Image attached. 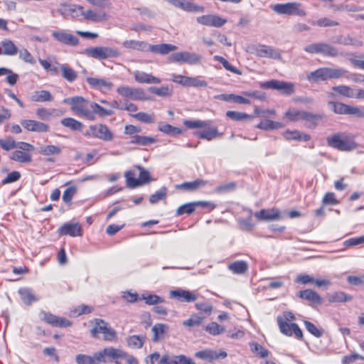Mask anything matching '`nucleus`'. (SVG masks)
I'll return each mask as SVG.
<instances>
[{"instance_id":"nucleus-43","label":"nucleus","mask_w":364,"mask_h":364,"mask_svg":"<svg viewBox=\"0 0 364 364\" xmlns=\"http://www.w3.org/2000/svg\"><path fill=\"white\" fill-rule=\"evenodd\" d=\"M304 121L306 122V126L309 128H315L317 126L318 121L323 118V115L320 114H314L311 112H306L303 116Z\"/></svg>"},{"instance_id":"nucleus-30","label":"nucleus","mask_w":364,"mask_h":364,"mask_svg":"<svg viewBox=\"0 0 364 364\" xmlns=\"http://www.w3.org/2000/svg\"><path fill=\"white\" fill-rule=\"evenodd\" d=\"M208 183V181L201 178H197L193 181L184 182L176 186L177 190L193 192L206 186Z\"/></svg>"},{"instance_id":"nucleus-36","label":"nucleus","mask_w":364,"mask_h":364,"mask_svg":"<svg viewBox=\"0 0 364 364\" xmlns=\"http://www.w3.org/2000/svg\"><path fill=\"white\" fill-rule=\"evenodd\" d=\"M228 268L233 274H242L247 271L248 264L244 260H237L229 264Z\"/></svg>"},{"instance_id":"nucleus-15","label":"nucleus","mask_w":364,"mask_h":364,"mask_svg":"<svg viewBox=\"0 0 364 364\" xmlns=\"http://www.w3.org/2000/svg\"><path fill=\"white\" fill-rule=\"evenodd\" d=\"M171 80L184 87H205L206 81L200 80L198 77H188L182 75L172 74Z\"/></svg>"},{"instance_id":"nucleus-11","label":"nucleus","mask_w":364,"mask_h":364,"mask_svg":"<svg viewBox=\"0 0 364 364\" xmlns=\"http://www.w3.org/2000/svg\"><path fill=\"white\" fill-rule=\"evenodd\" d=\"M332 111L337 114L353 115L357 117H364V107H353L339 102H328Z\"/></svg>"},{"instance_id":"nucleus-9","label":"nucleus","mask_w":364,"mask_h":364,"mask_svg":"<svg viewBox=\"0 0 364 364\" xmlns=\"http://www.w3.org/2000/svg\"><path fill=\"white\" fill-rule=\"evenodd\" d=\"M272 9L278 14L297 16L304 17L306 11L299 2H288L286 4H277L272 6Z\"/></svg>"},{"instance_id":"nucleus-50","label":"nucleus","mask_w":364,"mask_h":364,"mask_svg":"<svg viewBox=\"0 0 364 364\" xmlns=\"http://www.w3.org/2000/svg\"><path fill=\"white\" fill-rule=\"evenodd\" d=\"M92 109L93 110V120L95 119V115L105 117L111 116L114 113L112 109H105L96 102L92 103Z\"/></svg>"},{"instance_id":"nucleus-14","label":"nucleus","mask_w":364,"mask_h":364,"mask_svg":"<svg viewBox=\"0 0 364 364\" xmlns=\"http://www.w3.org/2000/svg\"><path fill=\"white\" fill-rule=\"evenodd\" d=\"M125 351L117 349L112 347L105 348L102 350L96 352L93 357L95 359V364L107 362V358L110 360H117L119 357H124Z\"/></svg>"},{"instance_id":"nucleus-4","label":"nucleus","mask_w":364,"mask_h":364,"mask_svg":"<svg viewBox=\"0 0 364 364\" xmlns=\"http://www.w3.org/2000/svg\"><path fill=\"white\" fill-rule=\"evenodd\" d=\"M183 124L188 129H204L202 132H196L195 136L197 137L211 141L220 135L216 126H212V121L196 120H184Z\"/></svg>"},{"instance_id":"nucleus-41","label":"nucleus","mask_w":364,"mask_h":364,"mask_svg":"<svg viewBox=\"0 0 364 364\" xmlns=\"http://www.w3.org/2000/svg\"><path fill=\"white\" fill-rule=\"evenodd\" d=\"M327 299L330 303H342L351 301L353 296L343 291H336L332 294H328Z\"/></svg>"},{"instance_id":"nucleus-27","label":"nucleus","mask_w":364,"mask_h":364,"mask_svg":"<svg viewBox=\"0 0 364 364\" xmlns=\"http://www.w3.org/2000/svg\"><path fill=\"white\" fill-rule=\"evenodd\" d=\"M52 36L56 41L68 46H76L79 44V39L77 37L64 31H54Z\"/></svg>"},{"instance_id":"nucleus-19","label":"nucleus","mask_w":364,"mask_h":364,"mask_svg":"<svg viewBox=\"0 0 364 364\" xmlns=\"http://www.w3.org/2000/svg\"><path fill=\"white\" fill-rule=\"evenodd\" d=\"M200 56L186 51L175 53L168 57V60L172 63H184L189 65L198 64L200 61Z\"/></svg>"},{"instance_id":"nucleus-38","label":"nucleus","mask_w":364,"mask_h":364,"mask_svg":"<svg viewBox=\"0 0 364 364\" xmlns=\"http://www.w3.org/2000/svg\"><path fill=\"white\" fill-rule=\"evenodd\" d=\"M18 293L21 299L27 305H31L33 302L38 300V298L35 296L33 291L29 288H20Z\"/></svg>"},{"instance_id":"nucleus-54","label":"nucleus","mask_w":364,"mask_h":364,"mask_svg":"<svg viewBox=\"0 0 364 364\" xmlns=\"http://www.w3.org/2000/svg\"><path fill=\"white\" fill-rule=\"evenodd\" d=\"M196 202H191L185 203L181 206H179L176 211V215H182L186 213L187 215H191L195 212L196 209Z\"/></svg>"},{"instance_id":"nucleus-58","label":"nucleus","mask_w":364,"mask_h":364,"mask_svg":"<svg viewBox=\"0 0 364 364\" xmlns=\"http://www.w3.org/2000/svg\"><path fill=\"white\" fill-rule=\"evenodd\" d=\"M214 60L216 61H218L228 71L237 74V75H242V71L239 69L236 68L235 67L232 66L225 58L220 55H215L213 57Z\"/></svg>"},{"instance_id":"nucleus-20","label":"nucleus","mask_w":364,"mask_h":364,"mask_svg":"<svg viewBox=\"0 0 364 364\" xmlns=\"http://www.w3.org/2000/svg\"><path fill=\"white\" fill-rule=\"evenodd\" d=\"M90 132L92 136L105 141H110L114 139V134L109 128L103 124L91 125Z\"/></svg>"},{"instance_id":"nucleus-42","label":"nucleus","mask_w":364,"mask_h":364,"mask_svg":"<svg viewBox=\"0 0 364 364\" xmlns=\"http://www.w3.org/2000/svg\"><path fill=\"white\" fill-rule=\"evenodd\" d=\"M168 331V326L164 323H156L152 327L154 333L153 341H158L159 340L164 338Z\"/></svg>"},{"instance_id":"nucleus-10","label":"nucleus","mask_w":364,"mask_h":364,"mask_svg":"<svg viewBox=\"0 0 364 364\" xmlns=\"http://www.w3.org/2000/svg\"><path fill=\"white\" fill-rule=\"evenodd\" d=\"M304 50L309 54H321L326 57L335 58L338 55L336 47L324 42L309 44L304 48Z\"/></svg>"},{"instance_id":"nucleus-48","label":"nucleus","mask_w":364,"mask_h":364,"mask_svg":"<svg viewBox=\"0 0 364 364\" xmlns=\"http://www.w3.org/2000/svg\"><path fill=\"white\" fill-rule=\"evenodd\" d=\"M225 115L230 119L235 122H242L252 119V117L251 115L245 112H240L237 111H227Z\"/></svg>"},{"instance_id":"nucleus-44","label":"nucleus","mask_w":364,"mask_h":364,"mask_svg":"<svg viewBox=\"0 0 364 364\" xmlns=\"http://www.w3.org/2000/svg\"><path fill=\"white\" fill-rule=\"evenodd\" d=\"M62 77L69 82H74L77 77V74L75 70L69 67L67 64H62L60 66Z\"/></svg>"},{"instance_id":"nucleus-47","label":"nucleus","mask_w":364,"mask_h":364,"mask_svg":"<svg viewBox=\"0 0 364 364\" xmlns=\"http://www.w3.org/2000/svg\"><path fill=\"white\" fill-rule=\"evenodd\" d=\"M62 149L59 146L48 144L41 147L39 153L45 156H56L60 154Z\"/></svg>"},{"instance_id":"nucleus-39","label":"nucleus","mask_w":364,"mask_h":364,"mask_svg":"<svg viewBox=\"0 0 364 364\" xmlns=\"http://www.w3.org/2000/svg\"><path fill=\"white\" fill-rule=\"evenodd\" d=\"M250 98L259 99L260 97L257 91L242 92V95H236L235 103L239 105H250L251 100Z\"/></svg>"},{"instance_id":"nucleus-6","label":"nucleus","mask_w":364,"mask_h":364,"mask_svg":"<svg viewBox=\"0 0 364 364\" xmlns=\"http://www.w3.org/2000/svg\"><path fill=\"white\" fill-rule=\"evenodd\" d=\"M346 70L342 68H319L306 75V80L311 82H318L331 79H338L343 77Z\"/></svg>"},{"instance_id":"nucleus-28","label":"nucleus","mask_w":364,"mask_h":364,"mask_svg":"<svg viewBox=\"0 0 364 364\" xmlns=\"http://www.w3.org/2000/svg\"><path fill=\"white\" fill-rule=\"evenodd\" d=\"M255 217L259 221L276 220L281 218V213L275 208H272L271 209H262L255 213Z\"/></svg>"},{"instance_id":"nucleus-51","label":"nucleus","mask_w":364,"mask_h":364,"mask_svg":"<svg viewBox=\"0 0 364 364\" xmlns=\"http://www.w3.org/2000/svg\"><path fill=\"white\" fill-rule=\"evenodd\" d=\"M141 300H144L148 305H154L164 302V299L156 294H149L148 292L141 294Z\"/></svg>"},{"instance_id":"nucleus-57","label":"nucleus","mask_w":364,"mask_h":364,"mask_svg":"<svg viewBox=\"0 0 364 364\" xmlns=\"http://www.w3.org/2000/svg\"><path fill=\"white\" fill-rule=\"evenodd\" d=\"M149 90L151 93L163 97H170L173 93L172 88L169 87L167 85L161 86L159 87H151Z\"/></svg>"},{"instance_id":"nucleus-21","label":"nucleus","mask_w":364,"mask_h":364,"mask_svg":"<svg viewBox=\"0 0 364 364\" xmlns=\"http://www.w3.org/2000/svg\"><path fill=\"white\" fill-rule=\"evenodd\" d=\"M197 22L203 26L220 28L227 23L225 18L215 14H207L197 17Z\"/></svg>"},{"instance_id":"nucleus-64","label":"nucleus","mask_w":364,"mask_h":364,"mask_svg":"<svg viewBox=\"0 0 364 364\" xmlns=\"http://www.w3.org/2000/svg\"><path fill=\"white\" fill-rule=\"evenodd\" d=\"M127 344L131 348H141L144 345V337L139 336H131L127 338Z\"/></svg>"},{"instance_id":"nucleus-53","label":"nucleus","mask_w":364,"mask_h":364,"mask_svg":"<svg viewBox=\"0 0 364 364\" xmlns=\"http://www.w3.org/2000/svg\"><path fill=\"white\" fill-rule=\"evenodd\" d=\"M340 203V200L333 192H326L321 200V205L323 206L328 205H337Z\"/></svg>"},{"instance_id":"nucleus-55","label":"nucleus","mask_w":364,"mask_h":364,"mask_svg":"<svg viewBox=\"0 0 364 364\" xmlns=\"http://www.w3.org/2000/svg\"><path fill=\"white\" fill-rule=\"evenodd\" d=\"M250 346L252 352L259 358H267L269 354V352L267 348L256 342L250 343Z\"/></svg>"},{"instance_id":"nucleus-37","label":"nucleus","mask_w":364,"mask_h":364,"mask_svg":"<svg viewBox=\"0 0 364 364\" xmlns=\"http://www.w3.org/2000/svg\"><path fill=\"white\" fill-rule=\"evenodd\" d=\"M284 136L287 140L307 141L311 139V136L309 134L301 132L298 130H287L284 133Z\"/></svg>"},{"instance_id":"nucleus-45","label":"nucleus","mask_w":364,"mask_h":364,"mask_svg":"<svg viewBox=\"0 0 364 364\" xmlns=\"http://www.w3.org/2000/svg\"><path fill=\"white\" fill-rule=\"evenodd\" d=\"M33 102H50L53 100L51 93L48 90L36 91L33 93L31 97Z\"/></svg>"},{"instance_id":"nucleus-40","label":"nucleus","mask_w":364,"mask_h":364,"mask_svg":"<svg viewBox=\"0 0 364 364\" xmlns=\"http://www.w3.org/2000/svg\"><path fill=\"white\" fill-rule=\"evenodd\" d=\"M61 124L66 127L70 129L72 131H78L80 132L83 129V124L72 117H65L61 119L60 121Z\"/></svg>"},{"instance_id":"nucleus-23","label":"nucleus","mask_w":364,"mask_h":364,"mask_svg":"<svg viewBox=\"0 0 364 364\" xmlns=\"http://www.w3.org/2000/svg\"><path fill=\"white\" fill-rule=\"evenodd\" d=\"M58 233L60 236L80 237L82 235L83 230L78 223H65L58 228Z\"/></svg>"},{"instance_id":"nucleus-52","label":"nucleus","mask_w":364,"mask_h":364,"mask_svg":"<svg viewBox=\"0 0 364 364\" xmlns=\"http://www.w3.org/2000/svg\"><path fill=\"white\" fill-rule=\"evenodd\" d=\"M124 177L127 187L134 188L140 186V183L138 181V178H136V172L134 170H129L126 171Z\"/></svg>"},{"instance_id":"nucleus-7","label":"nucleus","mask_w":364,"mask_h":364,"mask_svg":"<svg viewBox=\"0 0 364 364\" xmlns=\"http://www.w3.org/2000/svg\"><path fill=\"white\" fill-rule=\"evenodd\" d=\"M16 149H17L12 151L9 156L11 160L21 164H29L32 161L31 152L35 150L33 144L25 141H18Z\"/></svg>"},{"instance_id":"nucleus-16","label":"nucleus","mask_w":364,"mask_h":364,"mask_svg":"<svg viewBox=\"0 0 364 364\" xmlns=\"http://www.w3.org/2000/svg\"><path fill=\"white\" fill-rule=\"evenodd\" d=\"M41 319L45 323L58 328L70 327L72 322L64 317H60L48 311H42L40 313Z\"/></svg>"},{"instance_id":"nucleus-49","label":"nucleus","mask_w":364,"mask_h":364,"mask_svg":"<svg viewBox=\"0 0 364 364\" xmlns=\"http://www.w3.org/2000/svg\"><path fill=\"white\" fill-rule=\"evenodd\" d=\"M304 112L305 111L291 108L284 113V117L290 122H298L303 119Z\"/></svg>"},{"instance_id":"nucleus-34","label":"nucleus","mask_w":364,"mask_h":364,"mask_svg":"<svg viewBox=\"0 0 364 364\" xmlns=\"http://www.w3.org/2000/svg\"><path fill=\"white\" fill-rule=\"evenodd\" d=\"M178 48L176 46L168 43H161L153 46L149 45V51L154 53H159L162 55L168 54L176 50Z\"/></svg>"},{"instance_id":"nucleus-46","label":"nucleus","mask_w":364,"mask_h":364,"mask_svg":"<svg viewBox=\"0 0 364 364\" xmlns=\"http://www.w3.org/2000/svg\"><path fill=\"white\" fill-rule=\"evenodd\" d=\"M156 142V139L149 136L134 135L131 137L130 143L133 144L146 146Z\"/></svg>"},{"instance_id":"nucleus-59","label":"nucleus","mask_w":364,"mask_h":364,"mask_svg":"<svg viewBox=\"0 0 364 364\" xmlns=\"http://www.w3.org/2000/svg\"><path fill=\"white\" fill-rule=\"evenodd\" d=\"M282 127L280 122H274L269 119H264L261 121L256 127L260 129L268 130L279 129Z\"/></svg>"},{"instance_id":"nucleus-1","label":"nucleus","mask_w":364,"mask_h":364,"mask_svg":"<svg viewBox=\"0 0 364 364\" xmlns=\"http://www.w3.org/2000/svg\"><path fill=\"white\" fill-rule=\"evenodd\" d=\"M91 6L98 8V9L84 10V7L78 4H72L66 2L60 4L59 13L65 18L72 19H78L82 16L86 21L94 23L107 21L110 18V15L104 9L109 8L111 3L109 0H86Z\"/></svg>"},{"instance_id":"nucleus-31","label":"nucleus","mask_w":364,"mask_h":364,"mask_svg":"<svg viewBox=\"0 0 364 364\" xmlns=\"http://www.w3.org/2000/svg\"><path fill=\"white\" fill-rule=\"evenodd\" d=\"M196 356L200 359L205 360H213L219 358H225L227 357V353L220 350L217 352L210 349H205L196 353Z\"/></svg>"},{"instance_id":"nucleus-18","label":"nucleus","mask_w":364,"mask_h":364,"mask_svg":"<svg viewBox=\"0 0 364 364\" xmlns=\"http://www.w3.org/2000/svg\"><path fill=\"white\" fill-rule=\"evenodd\" d=\"M252 53L259 58H267L274 60L282 59V55L278 50L264 44L253 46L252 48Z\"/></svg>"},{"instance_id":"nucleus-5","label":"nucleus","mask_w":364,"mask_h":364,"mask_svg":"<svg viewBox=\"0 0 364 364\" xmlns=\"http://www.w3.org/2000/svg\"><path fill=\"white\" fill-rule=\"evenodd\" d=\"M63 103L70 105L71 111L77 116L88 120H93V110L92 109L93 102L82 97L75 96L65 98Z\"/></svg>"},{"instance_id":"nucleus-8","label":"nucleus","mask_w":364,"mask_h":364,"mask_svg":"<svg viewBox=\"0 0 364 364\" xmlns=\"http://www.w3.org/2000/svg\"><path fill=\"white\" fill-rule=\"evenodd\" d=\"M83 53L87 57L99 60L108 58H115L120 55L118 49L112 47L96 46L86 48Z\"/></svg>"},{"instance_id":"nucleus-56","label":"nucleus","mask_w":364,"mask_h":364,"mask_svg":"<svg viewBox=\"0 0 364 364\" xmlns=\"http://www.w3.org/2000/svg\"><path fill=\"white\" fill-rule=\"evenodd\" d=\"M333 90L336 93L348 98H353L354 97L353 90L348 85H338L333 87Z\"/></svg>"},{"instance_id":"nucleus-22","label":"nucleus","mask_w":364,"mask_h":364,"mask_svg":"<svg viewBox=\"0 0 364 364\" xmlns=\"http://www.w3.org/2000/svg\"><path fill=\"white\" fill-rule=\"evenodd\" d=\"M21 124L28 132L43 133L50 131L48 124L34 119H23Z\"/></svg>"},{"instance_id":"nucleus-17","label":"nucleus","mask_w":364,"mask_h":364,"mask_svg":"<svg viewBox=\"0 0 364 364\" xmlns=\"http://www.w3.org/2000/svg\"><path fill=\"white\" fill-rule=\"evenodd\" d=\"M117 92L124 98L144 101L147 97L142 89L122 85L117 87Z\"/></svg>"},{"instance_id":"nucleus-3","label":"nucleus","mask_w":364,"mask_h":364,"mask_svg":"<svg viewBox=\"0 0 364 364\" xmlns=\"http://www.w3.org/2000/svg\"><path fill=\"white\" fill-rule=\"evenodd\" d=\"M327 145L341 151H350L358 148V145L352 134L336 132L326 138Z\"/></svg>"},{"instance_id":"nucleus-13","label":"nucleus","mask_w":364,"mask_h":364,"mask_svg":"<svg viewBox=\"0 0 364 364\" xmlns=\"http://www.w3.org/2000/svg\"><path fill=\"white\" fill-rule=\"evenodd\" d=\"M260 87L262 89H272L280 91L282 94L290 95L294 92V85L290 82L271 80L262 82Z\"/></svg>"},{"instance_id":"nucleus-60","label":"nucleus","mask_w":364,"mask_h":364,"mask_svg":"<svg viewBox=\"0 0 364 364\" xmlns=\"http://www.w3.org/2000/svg\"><path fill=\"white\" fill-rule=\"evenodd\" d=\"M77 193V187L71 186L68 187L63 193V201L67 205H71L72 200L75 194Z\"/></svg>"},{"instance_id":"nucleus-12","label":"nucleus","mask_w":364,"mask_h":364,"mask_svg":"<svg viewBox=\"0 0 364 364\" xmlns=\"http://www.w3.org/2000/svg\"><path fill=\"white\" fill-rule=\"evenodd\" d=\"M94 326L91 329L90 333L92 337L97 338L98 335L103 334V338L107 341H114L117 334L115 331L108 327L107 323L100 318H96L94 321Z\"/></svg>"},{"instance_id":"nucleus-29","label":"nucleus","mask_w":364,"mask_h":364,"mask_svg":"<svg viewBox=\"0 0 364 364\" xmlns=\"http://www.w3.org/2000/svg\"><path fill=\"white\" fill-rule=\"evenodd\" d=\"M170 297L174 298L179 301L191 302L196 300L197 296L188 290L177 289L170 291Z\"/></svg>"},{"instance_id":"nucleus-63","label":"nucleus","mask_w":364,"mask_h":364,"mask_svg":"<svg viewBox=\"0 0 364 364\" xmlns=\"http://www.w3.org/2000/svg\"><path fill=\"white\" fill-rule=\"evenodd\" d=\"M204 320L203 316H200L198 315L194 314L188 319L183 321V325L186 327H194L198 326L202 323Z\"/></svg>"},{"instance_id":"nucleus-35","label":"nucleus","mask_w":364,"mask_h":364,"mask_svg":"<svg viewBox=\"0 0 364 364\" xmlns=\"http://www.w3.org/2000/svg\"><path fill=\"white\" fill-rule=\"evenodd\" d=\"M123 46L126 48L139 50L147 51L149 50V45L144 41L135 40H127L123 42Z\"/></svg>"},{"instance_id":"nucleus-32","label":"nucleus","mask_w":364,"mask_h":364,"mask_svg":"<svg viewBox=\"0 0 364 364\" xmlns=\"http://www.w3.org/2000/svg\"><path fill=\"white\" fill-rule=\"evenodd\" d=\"M18 53V49L10 39H4L0 42V55L13 56Z\"/></svg>"},{"instance_id":"nucleus-2","label":"nucleus","mask_w":364,"mask_h":364,"mask_svg":"<svg viewBox=\"0 0 364 364\" xmlns=\"http://www.w3.org/2000/svg\"><path fill=\"white\" fill-rule=\"evenodd\" d=\"M295 320V316L291 311H284L282 315L278 316L277 322L280 332L287 336H292L298 340H302L304 335L301 329L298 324L293 323Z\"/></svg>"},{"instance_id":"nucleus-26","label":"nucleus","mask_w":364,"mask_h":364,"mask_svg":"<svg viewBox=\"0 0 364 364\" xmlns=\"http://www.w3.org/2000/svg\"><path fill=\"white\" fill-rule=\"evenodd\" d=\"M173 6L188 12H203L205 9L202 6L196 5L194 3L186 0H166Z\"/></svg>"},{"instance_id":"nucleus-25","label":"nucleus","mask_w":364,"mask_h":364,"mask_svg":"<svg viewBox=\"0 0 364 364\" xmlns=\"http://www.w3.org/2000/svg\"><path fill=\"white\" fill-rule=\"evenodd\" d=\"M297 296L302 300L307 301L311 306L321 305L323 303V298L311 289L298 291Z\"/></svg>"},{"instance_id":"nucleus-33","label":"nucleus","mask_w":364,"mask_h":364,"mask_svg":"<svg viewBox=\"0 0 364 364\" xmlns=\"http://www.w3.org/2000/svg\"><path fill=\"white\" fill-rule=\"evenodd\" d=\"M134 80L139 83L159 84L161 80L151 74L136 70L134 73Z\"/></svg>"},{"instance_id":"nucleus-24","label":"nucleus","mask_w":364,"mask_h":364,"mask_svg":"<svg viewBox=\"0 0 364 364\" xmlns=\"http://www.w3.org/2000/svg\"><path fill=\"white\" fill-rule=\"evenodd\" d=\"M86 81L92 88L98 90L102 93L110 91L113 87V83L104 78L88 77Z\"/></svg>"},{"instance_id":"nucleus-61","label":"nucleus","mask_w":364,"mask_h":364,"mask_svg":"<svg viewBox=\"0 0 364 364\" xmlns=\"http://www.w3.org/2000/svg\"><path fill=\"white\" fill-rule=\"evenodd\" d=\"M205 329L213 336H218L225 331V328L216 322H210L205 326Z\"/></svg>"},{"instance_id":"nucleus-62","label":"nucleus","mask_w":364,"mask_h":364,"mask_svg":"<svg viewBox=\"0 0 364 364\" xmlns=\"http://www.w3.org/2000/svg\"><path fill=\"white\" fill-rule=\"evenodd\" d=\"M18 146V142H16L13 138L9 137L6 139H0V147L6 151H9L14 149H16Z\"/></svg>"}]
</instances>
